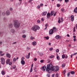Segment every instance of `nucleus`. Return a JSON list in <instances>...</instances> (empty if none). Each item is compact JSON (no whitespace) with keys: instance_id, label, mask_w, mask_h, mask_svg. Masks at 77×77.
<instances>
[{"instance_id":"nucleus-1","label":"nucleus","mask_w":77,"mask_h":77,"mask_svg":"<svg viewBox=\"0 0 77 77\" xmlns=\"http://www.w3.org/2000/svg\"><path fill=\"white\" fill-rule=\"evenodd\" d=\"M47 68L46 69V71L48 72L49 73H50L52 71H58L59 70V66H54L53 64H48L47 65Z\"/></svg>"},{"instance_id":"nucleus-2","label":"nucleus","mask_w":77,"mask_h":77,"mask_svg":"<svg viewBox=\"0 0 77 77\" xmlns=\"http://www.w3.org/2000/svg\"><path fill=\"white\" fill-rule=\"evenodd\" d=\"M14 26L15 28L18 29L20 27V22L17 20H14Z\"/></svg>"},{"instance_id":"nucleus-3","label":"nucleus","mask_w":77,"mask_h":77,"mask_svg":"<svg viewBox=\"0 0 77 77\" xmlns=\"http://www.w3.org/2000/svg\"><path fill=\"white\" fill-rule=\"evenodd\" d=\"M31 29L32 30H33L34 32H36V31H37V30L40 29V27L38 26L34 25L32 28Z\"/></svg>"},{"instance_id":"nucleus-4","label":"nucleus","mask_w":77,"mask_h":77,"mask_svg":"<svg viewBox=\"0 0 77 77\" xmlns=\"http://www.w3.org/2000/svg\"><path fill=\"white\" fill-rule=\"evenodd\" d=\"M1 60L2 64V65H4L5 64V58H2Z\"/></svg>"},{"instance_id":"nucleus-5","label":"nucleus","mask_w":77,"mask_h":77,"mask_svg":"<svg viewBox=\"0 0 77 77\" xmlns=\"http://www.w3.org/2000/svg\"><path fill=\"white\" fill-rule=\"evenodd\" d=\"M47 11H44L42 13V17H45L47 15Z\"/></svg>"},{"instance_id":"nucleus-6","label":"nucleus","mask_w":77,"mask_h":77,"mask_svg":"<svg viewBox=\"0 0 77 77\" xmlns=\"http://www.w3.org/2000/svg\"><path fill=\"white\" fill-rule=\"evenodd\" d=\"M41 69H43V71H45V69H46V66H44L43 67H42L41 68Z\"/></svg>"},{"instance_id":"nucleus-7","label":"nucleus","mask_w":77,"mask_h":77,"mask_svg":"<svg viewBox=\"0 0 77 77\" xmlns=\"http://www.w3.org/2000/svg\"><path fill=\"white\" fill-rule=\"evenodd\" d=\"M30 53H29L28 55H27L26 56V59H29L30 58Z\"/></svg>"},{"instance_id":"nucleus-8","label":"nucleus","mask_w":77,"mask_h":77,"mask_svg":"<svg viewBox=\"0 0 77 77\" xmlns=\"http://www.w3.org/2000/svg\"><path fill=\"white\" fill-rule=\"evenodd\" d=\"M8 27L10 28V29H11V28H12V27H13L12 23H10L8 25Z\"/></svg>"},{"instance_id":"nucleus-9","label":"nucleus","mask_w":77,"mask_h":77,"mask_svg":"<svg viewBox=\"0 0 77 77\" xmlns=\"http://www.w3.org/2000/svg\"><path fill=\"white\" fill-rule=\"evenodd\" d=\"M55 38L57 39H60V38H61V36H59V35H57L56 36Z\"/></svg>"},{"instance_id":"nucleus-10","label":"nucleus","mask_w":77,"mask_h":77,"mask_svg":"<svg viewBox=\"0 0 77 77\" xmlns=\"http://www.w3.org/2000/svg\"><path fill=\"white\" fill-rule=\"evenodd\" d=\"M71 21H73L74 20V16L73 15H72L71 16Z\"/></svg>"},{"instance_id":"nucleus-11","label":"nucleus","mask_w":77,"mask_h":77,"mask_svg":"<svg viewBox=\"0 0 77 77\" xmlns=\"http://www.w3.org/2000/svg\"><path fill=\"white\" fill-rule=\"evenodd\" d=\"M6 15H10V11L9 10H8L6 11Z\"/></svg>"},{"instance_id":"nucleus-12","label":"nucleus","mask_w":77,"mask_h":77,"mask_svg":"<svg viewBox=\"0 0 77 77\" xmlns=\"http://www.w3.org/2000/svg\"><path fill=\"white\" fill-rule=\"evenodd\" d=\"M53 33V29H51L50 31H49V34L50 35H52Z\"/></svg>"},{"instance_id":"nucleus-13","label":"nucleus","mask_w":77,"mask_h":77,"mask_svg":"<svg viewBox=\"0 0 77 77\" xmlns=\"http://www.w3.org/2000/svg\"><path fill=\"white\" fill-rule=\"evenodd\" d=\"M6 56L8 57H9V58H11V54L8 53L6 54Z\"/></svg>"},{"instance_id":"nucleus-14","label":"nucleus","mask_w":77,"mask_h":77,"mask_svg":"<svg viewBox=\"0 0 77 77\" xmlns=\"http://www.w3.org/2000/svg\"><path fill=\"white\" fill-rule=\"evenodd\" d=\"M21 63L22 65H24L25 64V61L24 60H21Z\"/></svg>"},{"instance_id":"nucleus-15","label":"nucleus","mask_w":77,"mask_h":77,"mask_svg":"<svg viewBox=\"0 0 77 77\" xmlns=\"http://www.w3.org/2000/svg\"><path fill=\"white\" fill-rule=\"evenodd\" d=\"M9 62H10V59H7L6 61V63L7 64H9Z\"/></svg>"},{"instance_id":"nucleus-16","label":"nucleus","mask_w":77,"mask_h":77,"mask_svg":"<svg viewBox=\"0 0 77 77\" xmlns=\"http://www.w3.org/2000/svg\"><path fill=\"white\" fill-rule=\"evenodd\" d=\"M50 13H48L47 14V18H50Z\"/></svg>"},{"instance_id":"nucleus-17","label":"nucleus","mask_w":77,"mask_h":77,"mask_svg":"<svg viewBox=\"0 0 77 77\" xmlns=\"http://www.w3.org/2000/svg\"><path fill=\"white\" fill-rule=\"evenodd\" d=\"M52 30L53 32H56V31H57V29L55 27H54Z\"/></svg>"},{"instance_id":"nucleus-18","label":"nucleus","mask_w":77,"mask_h":77,"mask_svg":"<svg viewBox=\"0 0 77 77\" xmlns=\"http://www.w3.org/2000/svg\"><path fill=\"white\" fill-rule=\"evenodd\" d=\"M54 11H51V16H52V15H53V14H54Z\"/></svg>"},{"instance_id":"nucleus-19","label":"nucleus","mask_w":77,"mask_h":77,"mask_svg":"<svg viewBox=\"0 0 77 77\" xmlns=\"http://www.w3.org/2000/svg\"><path fill=\"white\" fill-rule=\"evenodd\" d=\"M32 43L33 45H36V42H33Z\"/></svg>"},{"instance_id":"nucleus-20","label":"nucleus","mask_w":77,"mask_h":77,"mask_svg":"<svg viewBox=\"0 0 77 77\" xmlns=\"http://www.w3.org/2000/svg\"><path fill=\"white\" fill-rule=\"evenodd\" d=\"M58 23H61V21L60 20V17H59L58 18Z\"/></svg>"},{"instance_id":"nucleus-21","label":"nucleus","mask_w":77,"mask_h":77,"mask_svg":"<svg viewBox=\"0 0 77 77\" xmlns=\"http://www.w3.org/2000/svg\"><path fill=\"white\" fill-rule=\"evenodd\" d=\"M11 32L13 33H15V30L14 29H11Z\"/></svg>"},{"instance_id":"nucleus-22","label":"nucleus","mask_w":77,"mask_h":77,"mask_svg":"<svg viewBox=\"0 0 77 77\" xmlns=\"http://www.w3.org/2000/svg\"><path fill=\"white\" fill-rule=\"evenodd\" d=\"M1 73L2 74V75H4L5 74V71L3 70L2 71Z\"/></svg>"},{"instance_id":"nucleus-23","label":"nucleus","mask_w":77,"mask_h":77,"mask_svg":"<svg viewBox=\"0 0 77 77\" xmlns=\"http://www.w3.org/2000/svg\"><path fill=\"white\" fill-rule=\"evenodd\" d=\"M74 12L75 13H77V7H76L74 10Z\"/></svg>"},{"instance_id":"nucleus-24","label":"nucleus","mask_w":77,"mask_h":77,"mask_svg":"<svg viewBox=\"0 0 77 77\" xmlns=\"http://www.w3.org/2000/svg\"><path fill=\"white\" fill-rule=\"evenodd\" d=\"M50 59H52V58H54V56L53 55H52L50 57Z\"/></svg>"},{"instance_id":"nucleus-25","label":"nucleus","mask_w":77,"mask_h":77,"mask_svg":"<svg viewBox=\"0 0 77 77\" xmlns=\"http://www.w3.org/2000/svg\"><path fill=\"white\" fill-rule=\"evenodd\" d=\"M70 73L71 74H75V72H74V71H72L70 72Z\"/></svg>"},{"instance_id":"nucleus-26","label":"nucleus","mask_w":77,"mask_h":77,"mask_svg":"<svg viewBox=\"0 0 77 77\" xmlns=\"http://www.w3.org/2000/svg\"><path fill=\"white\" fill-rule=\"evenodd\" d=\"M12 69H14L15 68H16V66L15 65H14L13 66H12Z\"/></svg>"},{"instance_id":"nucleus-27","label":"nucleus","mask_w":77,"mask_h":77,"mask_svg":"<svg viewBox=\"0 0 77 77\" xmlns=\"http://www.w3.org/2000/svg\"><path fill=\"white\" fill-rule=\"evenodd\" d=\"M22 37L23 38H26V35H22Z\"/></svg>"},{"instance_id":"nucleus-28","label":"nucleus","mask_w":77,"mask_h":77,"mask_svg":"<svg viewBox=\"0 0 77 77\" xmlns=\"http://www.w3.org/2000/svg\"><path fill=\"white\" fill-rule=\"evenodd\" d=\"M35 39V37H33V36H31L30 37V40H33V39Z\"/></svg>"},{"instance_id":"nucleus-29","label":"nucleus","mask_w":77,"mask_h":77,"mask_svg":"<svg viewBox=\"0 0 77 77\" xmlns=\"http://www.w3.org/2000/svg\"><path fill=\"white\" fill-rule=\"evenodd\" d=\"M47 26H48V24H46L45 25V27H46L45 29H44L45 30V29H47Z\"/></svg>"},{"instance_id":"nucleus-30","label":"nucleus","mask_w":77,"mask_h":77,"mask_svg":"<svg viewBox=\"0 0 77 77\" xmlns=\"http://www.w3.org/2000/svg\"><path fill=\"white\" fill-rule=\"evenodd\" d=\"M65 63H63L62 65V68H64V67H65Z\"/></svg>"},{"instance_id":"nucleus-31","label":"nucleus","mask_w":77,"mask_h":77,"mask_svg":"<svg viewBox=\"0 0 77 77\" xmlns=\"http://www.w3.org/2000/svg\"><path fill=\"white\" fill-rule=\"evenodd\" d=\"M65 54H63L62 55V58L63 59H64V58H65Z\"/></svg>"},{"instance_id":"nucleus-32","label":"nucleus","mask_w":77,"mask_h":77,"mask_svg":"<svg viewBox=\"0 0 77 77\" xmlns=\"http://www.w3.org/2000/svg\"><path fill=\"white\" fill-rule=\"evenodd\" d=\"M30 48H29V47H26V50L27 51H29V50H30Z\"/></svg>"},{"instance_id":"nucleus-33","label":"nucleus","mask_w":77,"mask_h":77,"mask_svg":"<svg viewBox=\"0 0 77 77\" xmlns=\"http://www.w3.org/2000/svg\"><path fill=\"white\" fill-rule=\"evenodd\" d=\"M13 60L14 62H15L17 61V59H16L15 58H13Z\"/></svg>"},{"instance_id":"nucleus-34","label":"nucleus","mask_w":77,"mask_h":77,"mask_svg":"<svg viewBox=\"0 0 77 77\" xmlns=\"http://www.w3.org/2000/svg\"><path fill=\"white\" fill-rule=\"evenodd\" d=\"M53 50V48H49L50 51H52Z\"/></svg>"},{"instance_id":"nucleus-35","label":"nucleus","mask_w":77,"mask_h":77,"mask_svg":"<svg viewBox=\"0 0 77 77\" xmlns=\"http://www.w3.org/2000/svg\"><path fill=\"white\" fill-rule=\"evenodd\" d=\"M57 59L58 60H59V59H60V57L59 56H57Z\"/></svg>"},{"instance_id":"nucleus-36","label":"nucleus","mask_w":77,"mask_h":77,"mask_svg":"<svg viewBox=\"0 0 77 77\" xmlns=\"http://www.w3.org/2000/svg\"><path fill=\"white\" fill-rule=\"evenodd\" d=\"M44 38H46V39H49V37H44Z\"/></svg>"},{"instance_id":"nucleus-37","label":"nucleus","mask_w":77,"mask_h":77,"mask_svg":"<svg viewBox=\"0 0 77 77\" xmlns=\"http://www.w3.org/2000/svg\"><path fill=\"white\" fill-rule=\"evenodd\" d=\"M8 64H9V65H11L12 64V62H11L10 63H9Z\"/></svg>"},{"instance_id":"nucleus-38","label":"nucleus","mask_w":77,"mask_h":77,"mask_svg":"<svg viewBox=\"0 0 77 77\" xmlns=\"http://www.w3.org/2000/svg\"><path fill=\"white\" fill-rule=\"evenodd\" d=\"M33 71V69L32 68H31V69H30V72H32Z\"/></svg>"},{"instance_id":"nucleus-39","label":"nucleus","mask_w":77,"mask_h":77,"mask_svg":"<svg viewBox=\"0 0 77 77\" xmlns=\"http://www.w3.org/2000/svg\"><path fill=\"white\" fill-rule=\"evenodd\" d=\"M57 7H60V5L59 4H57Z\"/></svg>"},{"instance_id":"nucleus-40","label":"nucleus","mask_w":77,"mask_h":77,"mask_svg":"<svg viewBox=\"0 0 77 77\" xmlns=\"http://www.w3.org/2000/svg\"><path fill=\"white\" fill-rule=\"evenodd\" d=\"M59 51V50L58 49H57L56 50V52H57V53H58Z\"/></svg>"},{"instance_id":"nucleus-41","label":"nucleus","mask_w":77,"mask_h":77,"mask_svg":"<svg viewBox=\"0 0 77 77\" xmlns=\"http://www.w3.org/2000/svg\"><path fill=\"white\" fill-rule=\"evenodd\" d=\"M66 70H64L63 71V73L64 74H65V73L66 72Z\"/></svg>"},{"instance_id":"nucleus-42","label":"nucleus","mask_w":77,"mask_h":77,"mask_svg":"<svg viewBox=\"0 0 77 77\" xmlns=\"http://www.w3.org/2000/svg\"><path fill=\"white\" fill-rule=\"evenodd\" d=\"M37 22L38 23H40V20H38L37 21Z\"/></svg>"},{"instance_id":"nucleus-43","label":"nucleus","mask_w":77,"mask_h":77,"mask_svg":"<svg viewBox=\"0 0 77 77\" xmlns=\"http://www.w3.org/2000/svg\"><path fill=\"white\" fill-rule=\"evenodd\" d=\"M69 0H65V3H67V2H68Z\"/></svg>"},{"instance_id":"nucleus-44","label":"nucleus","mask_w":77,"mask_h":77,"mask_svg":"<svg viewBox=\"0 0 77 77\" xmlns=\"http://www.w3.org/2000/svg\"><path fill=\"white\" fill-rule=\"evenodd\" d=\"M24 59V57H22L21 58V60H23Z\"/></svg>"},{"instance_id":"nucleus-45","label":"nucleus","mask_w":77,"mask_h":77,"mask_svg":"<svg viewBox=\"0 0 77 77\" xmlns=\"http://www.w3.org/2000/svg\"><path fill=\"white\" fill-rule=\"evenodd\" d=\"M37 8L38 9H39V8H41V7H40V6H39V5H38L37 6Z\"/></svg>"},{"instance_id":"nucleus-46","label":"nucleus","mask_w":77,"mask_h":77,"mask_svg":"<svg viewBox=\"0 0 77 77\" xmlns=\"http://www.w3.org/2000/svg\"><path fill=\"white\" fill-rule=\"evenodd\" d=\"M61 11H62V12H63V11H64V9L61 8Z\"/></svg>"},{"instance_id":"nucleus-47","label":"nucleus","mask_w":77,"mask_h":77,"mask_svg":"<svg viewBox=\"0 0 77 77\" xmlns=\"http://www.w3.org/2000/svg\"><path fill=\"white\" fill-rule=\"evenodd\" d=\"M73 32H75V27H74L73 28Z\"/></svg>"},{"instance_id":"nucleus-48","label":"nucleus","mask_w":77,"mask_h":77,"mask_svg":"<svg viewBox=\"0 0 77 77\" xmlns=\"http://www.w3.org/2000/svg\"><path fill=\"white\" fill-rule=\"evenodd\" d=\"M34 60L35 61H36V60H37V58H34Z\"/></svg>"},{"instance_id":"nucleus-49","label":"nucleus","mask_w":77,"mask_h":77,"mask_svg":"<svg viewBox=\"0 0 77 77\" xmlns=\"http://www.w3.org/2000/svg\"><path fill=\"white\" fill-rule=\"evenodd\" d=\"M4 55H5V53L1 54V56H4Z\"/></svg>"},{"instance_id":"nucleus-50","label":"nucleus","mask_w":77,"mask_h":77,"mask_svg":"<svg viewBox=\"0 0 77 77\" xmlns=\"http://www.w3.org/2000/svg\"><path fill=\"white\" fill-rule=\"evenodd\" d=\"M22 33H26V31L25 30H23L22 31Z\"/></svg>"},{"instance_id":"nucleus-51","label":"nucleus","mask_w":77,"mask_h":77,"mask_svg":"<svg viewBox=\"0 0 77 77\" xmlns=\"http://www.w3.org/2000/svg\"><path fill=\"white\" fill-rule=\"evenodd\" d=\"M58 77V73H56V77Z\"/></svg>"},{"instance_id":"nucleus-52","label":"nucleus","mask_w":77,"mask_h":77,"mask_svg":"<svg viewBox=\"0 0 77 77\" xmlns=\"http://www.w3.org/2000/svg\"><path fill=\"white\" fill-rule=\"evenodd\" d=\"M43 5H44V4H40V6H41V7L42 6H43Z\"/></svg>"},{"instance_id":"nucleus-53","label":"nucleus","mask_w":77,"mask_h":77,"mask_svg":"<svg viewBox=\"0 0 77 77\" xmlns=\"http://www.w3.org/2000/svg\"><path fill=\"white\" fill-rule=\"evenodd\" d=\"M61 23H62L63 22V18L61 17Z\"/></svg>"},{"instance_id":"nucleus-54","label":"nucleus","mask_w":77,"mask_h":77,"mask_svg":"<svg viewBox=\"0 0 77 77\" xmlns=\"http://www.w3.org/2000/svg\"><path fill=\"white\" fill-rule=\"evenodd\" d=\"M10 11H12V8H9Z\"/></svg>"},{"instance_id":"nucleus-55","label":"nucleus","mask_w":77,"mask_h":77,"mask_svg":"<svg viewBox=\"0 0 77 77\" xmlns=\"http://www.w3.org/2000/svg\"><path fill=\"white\" fill-rule=\"evenodd\" d=\"M70 75V73H68L67 74V76L68 77L69 76V75Z\"/></svg>"},{"instance_id":"nucleus-56","label":"nucleus","mask_w":77,"mask_h":77,"mask_svg":"<svg viewBox=\"0 0 77 77\" xmlns=\"http://www.w3.org/2000/svg\"><path fill=\"white\" fill-rule=\"evenodd\" d=\"M3 15H5V12H3L2 13Z\"/></svg>"},{"instance_id":"nucleus-57","label":"nucleus","mask_w":77,"mask_h":77,"mask_svg":"<svg viewBox=\"0 0 77 77\" xmlns=\"http://www.w3.org/2000/svg\"><path fill=\"white\" fill-rule=\"evenodd\" d=\"M44 62V60H42L40 61V62L41 63H42V62Z\"/></svg>"},{"instance_id":"nucleus-58","label":"nucleus","mask_w":77,"mask_h":77,"mask_svg":"<svg viewBox=\"0 0 77 77\" xmlns=\"http://www.w3.org/2000/svg\"><path fill=\"white\" fill-rule=\"evenodd\" d=\"M68 55H66V56L65 58H66V59H67V58H68Z\"/></svg>"},{"instance_id":"nucleus-59","label":"nucleus","mask_w":77,"mask_h":77,"mask_svg":"<svg viewBox=\"0 0 77 77\" xmlns=\"http://www.w3.org/2000/svg\"><path fill=\"white\" fill-rule=\"evenodd\" d=\"M17 43V42H15L13 43V44H15Z\"/></svg>"},{"instance_id":"nucleus-60","label":"nucleus","mask_w":77,"mask_h":77,"mask_svg":"<svg viewBox=\"0 0 77 77\" xmlns=\"http://www.w3.org/2000/svg\"><path fill=\"white\" fill-rule=\"evenodd\" d=\"M77 54V53H75L74 54H72V55H75V54Z\"/></svg>"},{"instance_id":"nucleus-61","label":"nucleus","mask_w":77,"mask_h":77,"mask_svg":"<svg viewBox=\"0 0 77 77\" xmlns=\"http://www.w3.org/2000/svg\"><path fill=\"white\" fill-rule=\"evenodd\" d=\"M73 38H76V36H75V35H74L73 36Z\"/></svg>"},{"instance_id":"nucleus-62","label":"nucleus","mask_w":77,"mask_h":77,"mask_svg":"<svg viewBox=\"0 0 77 77\" xmlns=\"http://www.w3.org/2000/svg\"><path fill=\"white\" fill-rule=\"evenodd\" d=\"M47 76L48 77H50V75H49V74H47Z\"/></svg>"},{"instance_id":"nucleus-63","label":"nucleus","mask_w":77,"mask_h":77,"mask_svg":"<svg viewBox=\"0 0 77 77\" xmlns=\"http://www.w3.org/2000/svg\"><path fill=\"white\" fill-rule=\"evenodd\" d=\"M75 28L76 29H77V24H76L75 25Z\"/></svg>"},{"instance_id":"nucleus-64","label":"nucleus","mask_w":77,"mask_h":77,"mask_svg":"<svg viewBox=\"0 0 77 77\" xmlns=\"http://www.w3.org/2000/svg\"><path fill=\"white\" fill-rule=\"evenodd\" d=\"M73 40L74 41H76V38H74Z\"/></svg>"}]
</instances>
